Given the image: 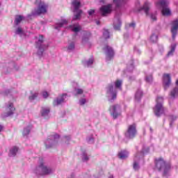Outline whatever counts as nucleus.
Segmentation results:
<instances>
[{"label":"nucleus","mask_w":178,"mask_h":178,"mask_svg":"<svg viewBox=\"0 0 178 178\" xmlns=\"http://www.w3.org/2000/svg\"><path fill=\"white\" fill-rule=\"evenodd\" d=\"M34 174L38 176H45L47 175H51L55 172V169L48 167L47 163L42 159H39V165L34 170Z\"/></svg>","instance_id":"obj_1"},{"label":"nucleus","mask_w":178,"mask_h":178,"mask_svg":"<svg viewBox=\"0 0 178 178\" xmlns=\"http://www.w3.org/2000/svg\"><path fill=\"white\" fill-rule=\"evenodd\" d=\"M149 152V148L147 147L143 148L140 152H138L134 158V165L133 168L134 170H140V162L141 161H144V155H146V154H148Z\"/></svg>","instance_id":"obj_2"},{"label":"nucleus","mask_w":178,"mask_h":178,"mask_svg":"<svg viewBox=\"0 0 178 178\" xmlns=\"http://www.w3.org/2000/svg\"><path fill=\"white\" fill-rule=\"evenodd\" d=\"M154 113L157 118L163 115L166 112V108L163 107V98L162 97H157L156 99V105L153 108Z\"/></svg>","instance_id":"obj_3"},{"label":"nucleus","mask_w":178,"mask_h":178,"mask_svg":"<svg viewBox=\"0 0 178 178\" xmlns=\"http://www.w3.org/2000/svg\"><path fill=\"white\" fill-rule=\"evenodd\" d=\"M35 48L38 49L37 54L38 56H42L44 51L48 48V46L44 42V35H40L35 41Z\"/></svg>","instance_id":"obj_4"},{"label":"nucleus","mask_w":178,"mask_h":178,"mask_svg":"<svg viewBox=\"0 0 178 178\" xmlns=\"http://www.w3.org/2000/svg\"><path fill=\"white\" fill-rule=\"evenodd\" d=\"M72 6L74 8V13H76L74 15L72 20H80V17H81V14L83 13V11L80 10V7L81 6L80 0H73L72 2Z\"/></svg>","instance_id":"obj_5"},{"label":"nucleus","mask_w":178,"mask_h":178,"mask_svg":"<svg viewBox=\"0 0 178 178\" xmlns=\"http://www.w3.org/2000/svg\"><path fill=\"white\" fill-rule=\"evenodd\" d=\"M37 3H39L38 7L32 12L31 16H37V15H43L44 13H47L48 5L42 2L41 0H36L35 4L37 5Z\"/></svg>","instance_id":"obj_6"},{"label":"nucleus","mask_w":178,"mask_h":178,"mask_svg":"<svg viewBox=\"0 0 178 178\" xmlns=\"http://www.w3.org/2000/svg\"><path fill=\"white\" fill-rule=\"evenodd\" d=\"M108 111L113 119H118L119 116H122V106L120 104L110 106Z\"/></svg>","instance_id":"obj_7"},{"label":"nucleus","mask_w":178,"mask_h":178,"mask_svg":"<svg viewBox=\"0 0 178 178\" xmlns=\"http://www.w3.org/2000/svg\"><path fill=\"white\" fill-rule=\"evenodd\" d=\"M106 94L108 98L109 102H115L118 97V91L113 88V85H108L106 88Z\"/></svg>","instance_id":"obj_8"},{"label":"nucleus","mask_w":178,"mask_h":178,"mask_svg":"<svg viewBox=\"0 0 178 178\" xmlns=\"http://www.w3.org/2000/svg\"><path fill=\"white\" fill-rule=\"evenodd\" d=\"M168 5H169V1H168V0H159L156 2V6H160V8H162L161 12L163 16L170 15V9L168 8Z\"/></svg>","instance_id":"obj_9"},{"label":"nucleus","mask_w":178,"mask_h":178,"mask_svg":"<svg viewBox=\"0 0 178 178\" xmlns=\"http://www.w3.org/2000/svg\"><path fill=\"white\" fill-rule=\"evenodd\" d=\"M58 140H59L58 134H54L49 136V138L44 141L46 148H52V147L56 145V144H58Z\"/></svg>","instance_id":"obj_10"},{"label":"nucleus","mask_w":178,"mask_h":178,"mask_svg":"<svg viewBox=\"0 0 178 178\" xmlns=\"http://www.w3.org/2000/svg\"><path fill=\"white\" fill-rule=\"evenodd\" d=\"M156 168L158 170H164V175L168 173L169 169H170V165L166 164L163 159H160L156 161Z\"/></svg>","instance_id":"obj_11"},{"label":"nucleus","mask_w":178,"mask_h":178,"mask_svg":"<svg viewBox=\"0 0 178 178\" xmlns=\"http://www.w3.org/2000/svg\"><path fill=\"white\" fill-rule=\"evenodd\" d=\"M137 134V127L135 124H131L128 127V129L125 133V137L129 140L134 138Z\"/></svg>","instance_id":"obj_12"},{"label":"nucleus","mask_w":178,"mask_h":178,"mask_svg":"<svg viewBox=\"0 0 178 178\" xmlns=\"http://www.w3.org/2000/svg\"><path fill=\"white\" fill-rule=\"evenodd\" d=\"M16 108H15V106H13V103L8 102L6 104V113H4V118H8L9 116H12L13 113H15V111Z\"/></svg>","instance_id":"obj_13"},{"label":"nucleus","mask_w":178,"mask_h":178,"mask_svg":"<svg viewBox=\"0 0 178 178\" xmlns=\"http://www.w3.org/2000/svg\"><path fill=\"white\" fill-rule=\"evenodd\" d=\"M170 84H172V78L170 77V74H164L163 76V86L165 91L170 87Z\"/></svg>","instance_id":"obj_14"},{"label":"nucleus","mask_w":178,"mask_h":178,"mask_svg":"<svg viewBox=\"0 0 178 178\" xmlns=\"http://www.w3.org/2000/svg\"><path fill=\"white\" fill-rule=\"evenodd\" d=\"M104 50L105 51L106 60H111V59H112L115 56L113 49L108 45H106Z\"/></svg>","instance_id":"obj_15"},{"label":"nucleus","mask_w":178,"mask_h":178,"mask_svg":"<svg viewBox=\"0 0 178 178\" xmlns=\"http://www.w3.org/2000/svg\"><path fill=\"white\" fill-rule=\"evenodd\" d=\"M111 12H112V4L103 6L100 8V13L102 16H106V15H109Z\"/></svg>","instance_id":"obj_16"},{"label":"nucleus","mask_w":178,"mask_h":178,"mask_svg":"<svg viewBox=\"0 0 178 178\" xmlns=\"http://www.w3.org/2000/svg\"><path fill=\"white\" fill-rule=\"evenodd\" d=\"M67 97V95L65 93L59 95L56 99L54 100L53 102L54 106H58V105H60V104H63Z\"/></svg>","instance_id":"obj_17"},{"label":"nucleus","mask_w":178,"mask_h":178,"mask_svg":"<svg viewBox=\"0 0 178 178\" xmlns=\"http://www.w3.org/2000/svg\"><path fill=\"white\" fill-rule=\"evenodd\" d=\"M177 30H178V19L172 22V26L171 28L172 40H175V38H176V35H177Z\"/></svg>","instance_id":"obj_18"},{"label":"nucleus","mask_w":178,"mask_h":178,"mask_svg":"<svg viewBox=\"0 0 178 178\" xmlns=\"http://www.w3.org/2000/svg\"><path fill=\"white\" fill-rule=\"evenodd\" d=\"M151 6V4L149 2L146 1L143 7H139L138 8V12H141V10H144L145 13H146V15L148 16L149 15V8Z\"/></svg>","instance_id":"obj_19"},{"label":"nucleus","mask_w":178,"mask_h":178,"mask_svg":"<svg viewBox=\"0 0 178 178\" xmlns=\"http://www.w3.org/2000/svg\"><path fill=\"white\" fill-rule=\"evenodd\" d=\"M90 38H91V33L90 32H85L83 34V37L82 38V43L83 44H88V45H91L88 41H90Z\"/></svg>","instance_id":"obj_20"},{"label":"nucleus","mask_w":178,"mask_h":178,"mask_svg":"<svg viewBox=\"0 0 178 178\" xmlns=\"http://www.w3.org/2000/svg\"><path fill=\"white\" fill-rule=\"evenodd\" d=\"M113 24L115 30H120V27L122 26V21L120 20V18L115 17Z\"/></svg>","instance_id":"obj_21"},{"label":"nucleus","mask_w":178,"mask_h":178,"mask_svg":"<svg viewBox=\"0 0 178 178\" xmlns=\"http://www.w3.org/2000/svg\"><path fill=\"white\" fill-rule=\"evenodd\" d=\"M94 63V58L91 57L88 60H84L83 61V65L85 67H91Z\"/></svg>","instance_id":"obj_22"},{"label":"nucleus","mask_w":178,"mask_h":178,"mask_svg":"<svg viewBox=\"0 0 178 178\" xmlns=\"http://www.w3.org/2000/svg\"><path fill=\"white\" fill-rule=\"evenodd\" d=\"M66 24H67V20L62 19L60 22L55 24L54 29L56 30H60V29H62V26Z\"/></svg>","instance_id":"obj_23"},{"label":"nucleus","mask_w":178,"mask_h":178,"mask_svg":"<svg viewBox=\"0 0 178 178\" xmlns=\"http://www.w3.org/2000/svg\"><path fill=\"white\" fill-rule=\"evenodd\" d=\"M19 151V147L16 146H13L10 148V152H9V156H16L17 152Z\"/></svg>","instance_id":"obj_24"},{"label":"nucleus","mask_w":178,"mask_h":178,"mask_svg":"<svg viewBox=\"0 0 178 178\" xmlns=\"http://www.w3.org/2000/svg\"><path fill=\"white\" fill-rule=\"evenodd\" d=\"M170 95L172 99H175V98H177V97H178V86L174 88L170 91Z\"/></svg>","instance_id":"obj_25"},{"label":"nucleus","mask_w":178,"mask_h":178,"mask_svg":"<svg viewBox=\"0 0 178 178\" xmlns=\"http://www.w3.org/2000/svg\"><path fill=\"white\" fill-rule=\"evenodd\" d=\"M127 156H129V152L127 150H122L118 153V158H120V159H126Z\"/></svg>","instance_id":"obj_26"},{"label":"nucleus","mask_w":178,"mask_h":178,"mask_svg":"<svg viewBox=\"0 0 178 178\" xmlns=\"http://www.w3.org/2000/svg\"><path fill=\"white\" fill-rule=\"evenodd\" d=\"M31 129H33V126L31 125L27 126L26 127L24 128L22 136L24 137L29 136L30 134V131H31Z\"/></svg>","instance_id":"obj_27"},{"label":"nucleus","mask_w":178,"mask_h":178,"mask_svg":"<svg viewBox=\"0 0 178 178\" xmlns=\"http://www.w3.org/2000/svg\"><path fill=\"white\" fill-rule=\"evenodd\" d=\"M126 1L127 0H113V3H115V8L118 9L122 5H124V3H126Z\"/></svg>","instance_id":"obj_28"},{"label":"nucleus","mask_w":178,"mask_h":178,"mask_svg":"<svg viewBox=\"0 0 178 178\" xmlns=\"http://www.w3.org/2000/svg\"><path fill=\"white\" fill-rule=\"evenodd\" d=\"M114 84L115 90H119L120 91H122V84H123V81L118 79L115 81Z\"/></svg>","instance_id":"obj_29"},{"label":"nucleus","mask_w":178,"mask_h":178,"mask_svg":"<svg viewBox=\"0 0 178 178\" xmlns=\"http://www.w3.org/2000/svg\"><path fill=\"white\" fill-rule=\"evenodd\" d=\"M143 97V90L141 89H138L135 94L136 101H140Z\"/></svg>","instance_id":"obj_30"},{"label":"nucleus","mask_w":178,"mask_h":178,"mask_svg":"<svg viewBox=\"0 0 178 178\" xmlns=\"http://www.w3.org/2000/svg\"><path fill=\"white\" fill-rule=\"evenodd\" d=\"M176 43H173L170 45V51H168L167 56H173V54H175V51H176Z\"/></svg>","instance_id":"obj_31"},{"label":"nucleus","mask_w":178,"mask_h":178,"mask_svg":"<svg viewBox=\"0 0 178 178\" xmlns=\"http://www.w3.org/2000/svg\"><path fill=\"white\" fill-rule=\"evenodd\" d=\"M69 28L70 29V30H72V31H74V33H79V31L81 30V27L76 24L70 25Z\"/></svg>","instance_id":"obj_32"},{"label":"nucleus","mask_w":178,"mask_h":178,"mask_svg":"<svg viewBox=\"0 0 178 178\" xmlns=\"http://www.w3.org/2000/svg\"><path fill=\"white\" fill-rule=\"evenodd\" d=\"M24 19V17H23L22 15H16L14 23L16 26H19V24H20V23L22 22V20Z\"/></svg>","instance_id":"obj_33"},{"label":"nucleus","mask_w":178,"mask_h":178,"mask_svg":"<svg viewBox=\"0 0 178 178\" xmlns=\"http://www.w3.org/2000/svg\"><path fill=\"white\" fill-rule=\"evenodd\" d=\"M49 108L43 107L42 108L41 115L43 118H47L49 115Z\"/></svg>","instance_id":"obj_34"},{"label":"nucleus","mask_w":178,"mask_h":178,"mask_svg":"<svg viewBox=\"0 0 178 178\" xmlns=\"http://www.w3.org/2000/svg\"><path fill=\"white\" fill-rule=\"evenodd\" d=\"M38 97V92H31V95L29 97V101H34Z\"/></svg>","instance_id":"obj_35"},{"label":"nucleus","mask_w":178,"mask_h":178,"mask_svg":"<svg viewBox=\"0 0 178 178\" xmlns=\"http://www.w3.org/2000/svg\"><path fill=\"white\" fill-rule=\"evenodd\" d=\"M75 45L74 42H71L67 47V52H72V51H74Z\"/></svg>","instance_id":"obj_36"},{"label":"nucleus","mask_w":178,"mask_h":178,"mask_svg":"<svg viewBox=\"0 0 178 178\" xmlns=\"http://www.w3.org/2000/svg\"><path fill=\"white\" fill-rule=\"evenodd\" d=\"M103 37H104V38H105V40H108V38H110L111 35H110L109 31H108V29H104Z\"/></svg>","instance_id":"obj_37"},{"label":"nucleus","mask_w":178,"mask_h":178,"mask_svg":"<svg viewBox=\"0 0 178 178\" xmlns=\"http://www.w3.org/2000/svg\"><path fill=\"white\" fill-rule=\"evenodd\" d=\"M15 34L22 37V35H24V31H23V29H22V28L18 27L15 31Z\"/></svg>","instance_id":"obj_38"},{"label":"nucleus","mask_w":178,"mask_h":178,"mask_svg":"<svg viewBox=\"0 0 178 178\" xmlns=\"http://www.w3.org/2000/svg\"><path fill=\"white\" fill-rule=\"evenodd\" d=\"M81 159L83 162H87V161H88V159H90V157H88V156L87 155V153L83 152L81 154Z\"/></svg>","instance_id":"obj_39"},{"label":"nucleus","mask_w":178,"mask_h":178,"mask_svg":"<svg viewBox=\"0 0 178 178\" xmlns=\"http://www.w3.org/2000/svg\"><path fill=\"white\" fill-rule=\"evenodd\" d=\"M75 95H81L84 92V90L81 88H75L74 89Z\"/></svg>","instance_id":"obj_40"},{"label":"nucleus","mask_w":178,"mask_h":178,"mask_svg":"<svg viewBox=\"0 0 178 178\" xmlns=\"http://www.w3.org/2000/svg\"><path fill=\"white\" fill-rule=\"evenodd\" d=\"M150 41L152 42H156V41H158V35L156 34H152L150 37Z\"/></svg>","instance_id":"obj_41"},{"label":"nucleus","mask_w":178,"mask_h":178,"mask_svg":"<svg viewBox=\"0 0 178 178\" xmlns=\"http://www.w3.org/2000/svg\"><path fill=\"white\" fill-rule=\"evenodd\" d=\"M87 141L89 144H94V136L92 135L87 138Z\"/></svg>","instance_id":"obj_42"},{"label":"nucleus","mask_w":178,"mask_h":178,"mask_svg":"<svg viewBox=\"0 0 178 178\" xmlns=\"http://www.w3.org/2000/svg\"><path fill=\"white\" fill-rule=\"evenodd\" d=\"M170 126H172V123H173V122H175V120H176V119H177V117L176 115H170Z\"/></svg>","instance_id":"obj_43"},{"label":"nucleus","mask_w":178,"mask_h":178,"mask_svg":"<svg viewBox=\"0 0 178 178\" xmlns=\"http://www.w3.org/2000/svg\"><path fill=\"white\" fill-rule=\"evenodd\" d=\"M79 105H81V106L83 105H86V104H87V99H84V98H82V99H80L79 101Z\"/></svg>","instance_id":"obj_44"},{"label":"nucleus","mask_w":178,"mask_h":178,"mask_svg":"<svg viewBox=\"0 0 178 178\" xmlns=\"http://www.w3.org/2000/svg\"><path fill=\"white\" fill-rule=\"evenodd\" d=\"M145 81L147 83H152V75L146 76Z\"/></svg>","instance_id":"obj_45"},{"label":"nucleus","mask_w":178,"mask_h":178,"mask_svg":"<svg viewBox=\"0 0 178 178\" xmlns=\"http://www.w3.org/2000/svg\"><path fill=\"white\" fill-rule=\"evenodd\" d=\"M42 97L44 98V99H47V98H48V97H49V93H48V92L47 91H44L42 93Z\"/></svg>","instance_id":"obj_46"},{"label":"nucleus","mask_w":178,"mask_h":178,"mask_svg":"<svg viewBox=\"0 0 178 178\" xmlns=\"http://www.w3.org/2000/svg\"><path fill=\"white\" fill-rule=\"evenodd\" d=\"M127 27H132V29H134L136 27V23L131 22V24L127 25Z\"/></svg>","instance_id":"obj_47"},{"label":"nucleus","mask_w":178,"mask_h":178,"mask_svg":"<svg viewBox=\"0 0 178 178\" xmlns=\"http://www.w3.org/2000/svg\"><path fill=\"white\" fill-rule=\"evenodd\" d=\"M134 52H136L138 55H140L141 54V51L137 47H134Z\"/></svg>","instance_id":"obj_48"},{"label":"nucleus","mask_w":178,"mask_h":178,"mask_svg":"<svg viewBox=\"0 0 178 178\" xmlns=\"http://www.w3.org/2000/svg\"><path fill=\"white\" fill-rule=\"evenodd\" d=\"M3 95H8L10 94V90L7 89L4 92H2Z\"/></svg>","instance_id":"obj_49"},{"label":"nucleus","mask_w":178,"mask_h":178,"mask_svg":"<svg viewBox=\"0 0 178 178\" xmlns=\"http://www.w3.org/2000/svg\"><path fill=\"white\" fill-rule=\"evenodd\" d=\"M134 70V65L133 64H131V65L128 67L129 72H133Z\"/></svg>","instance_id":"obj_50"},{"label":"nucleus","mask_w":178,"mask_h":178,"mask_svg":"<svg viewBox=\"0 0 178 178\" xmlns=\"http://www.w3.org/2000/svg\"><path fill=\"white\" fill-rule=\"evenodd\" d=\"M89 16H92V15H94V13H95V10H90L88 12Z\"/></svg>","instance_id":"obj_51"},{"label":"nucleus","mask_w":178,"mask_h":178,"mask_svg":"<svg viewBox=\"0 0 178 178\" xmlns=\"http://www.w3.org/2000/svg\"><path fill=\"white\" fill-rule=\"evenodd\" d=\"M71 138H72L70 137V136H64V140H66V141H70Z\"/></svg>","instance_id":"obj_52"},{"label":"nucleus","mask_w":178,"mask_h":178,"mask_svg":"<svg viewBox=\"0 0 178 178\" xmlns=\"http://www.w3.org/2000/svg\"><path fill=\"white\" fill-rule=\"evenodd\" d=\"M150 17H151V19H152V20H156V15H154V14H152L151 15H150Z\"/></svg>","instance_id":"obj_53"},{"label":"nucleus","mask_w":178,"mask_h":178,"mask_svg":"<svg viewBox=\"0 0 178 178\" xmlns=\"http://www.w3.org/2000/svg\"><path fill=\"white\" fill-rule=\"evenodd\" d=\"M135 77L134 76H129V80L130 81H132L133 80H135Z\"/></svg>","instance_id":"obj_54"},{"label":"nucleus","mask_w":178,"mask_h":178,"mask_svg":"<svg viewBox=\"0 0 178 178\" xmlns=\"http://www.w3.org/2000/svg\"><path fill=\"white\" fill-rule=\"evenodd\" d=\"M95 23H96V24H97V26H99L101 22L99 21H98V20H96Z\"/></svg>","instance_id":"obj_55"},{"label":"nucleus","mask_w":178,"mask_h":178,"mask_svg":"<svg viewBox=\"0 0 178 178\" xmlns=\"http://www.w3.org/2000/svg\"><path fill=\"white\" fill-rule=\"evenodd\" d=\"M2 130H3V126L0 125V133L2 131Z\"/></svg>","instance_id":"obj_56"},{"label":"nucleus","mask_w":178,"mask_h":178,"mask_svg":"<svg viewBox=\"0 0 178 178\" xmlns=\"http://www.w3.org/2000/svg\"><path fill=\"white\" fill-rule=\"evenodd\" d=\"M108 178H113V175H110L109 177H108Z\"/></svg>","instance_id":"obj_57"},{"label":"nucleus","mask_w":178,"mask_h":178,"mask_svg":"<svg viewBox=\"0 0 178 178\" xmlns=\"http://www.w3.org/2000/svg\"><path fill=\"white\" fill-rule=\"evenodd\" d=\"M149 130H150L151 133H152V128L150 127Z\"/></svg>","instance_id":"obj_58"},{"label":"nucleus","mask_w":178,"mask_h":178,"mask_svg":"<svg viewBox=\"0 0 178 178\" xmlns=\"http://www.w3.org/2000/svg\"><path fill=\"white\" fill-rule=\"evenodd\" d=\"M176 85L178 86V79L176 81Z\"/></svg>","instance_id":"obj_59"},{"label":"nucleus","mask_w":178,"mask_h":178,"mask_svg":"<svg viewBox=\"0 0 178 178\" xmlns=\"http://www.w3.org/2000/svg\"><path fill=\"white\" fill-rule=\"evenodd\" d=\"M136 149H137V151H138V147H136Z\"/></svg>","instance_id":"obj_60"},{"label":"nucleus","mask_w":178,"mask_h":178,"mask_svg":"<svg viewBox=\"0 0 178 178\" xmlns=\"http://www.w3.org/2000/svg\"><path fill=\"white\" fill-rule=\"evenodd\" d=\"M100 2H104V0H100Z\"/></svg>","instance_id":"obj_61"},{"label":"nucleus","mask_w":178,"mask_h":178,"mask_svg":"<svg viewBox=\"0 0 178 178\" xmlns=\"http://www.w3.org/2000/svg\"><path fill=\"white\" fill-rule=\"evenodd\" d=\"M30 16H31V15H28V17H30Z\"/></svg>","instance_id":"obj_62"},{"label":"nucleus","mask_w":178,"mask_h":178,"mask_svg":"<svg viewBox=\"0 0 178 178\" xmlns=\"http://www.w3.org/2000/svg\"><path fill=\"white\" fill-rule=\"evenodd\" d=\"M1 155H2V154H1V153H0V156H1Z\"/></svg>","instance_id":"obj_63"}]
</instances>
